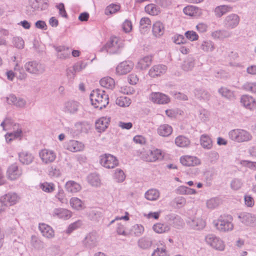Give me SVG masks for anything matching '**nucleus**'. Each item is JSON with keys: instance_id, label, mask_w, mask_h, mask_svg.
Here are the masks:
<instances>
[{"instance_id": "f257e3e1", "label": "nucleus", "mask_w": 256, "mask_h": 256, "mask_svg": "<svg viewBox=\"0 0 256 256\" xmlns=\"http://www.w3.org/2000/svg\"><path fill=\"white\" fill-rule=\"evenodd\" d=\"M92 104L100 110L106 108L108 104V96L105 91L100 89L93 90L90 94Z\"/></svg>"}, {"instance_id": "f03ea898", "label": "nucleus", "mask_w": 256, "mask_h": 256, "mask_svg": "<svg viewBox=\"0 0 256 256\" xmlns=\"http://www.w3.org/2000/svg\"><path fill=\"white\" fill-rule=\"evenodd\" d=\"M233 218L232 216L224 214L220 216L218 218L214 221L213 224L216 228L221 232H228L234 228Z\"/></svg>"}, {"instance_id": "7ed1b4c3", "label": "nucleus", "mask_w": 256, "mask_h": 256, "mask_svg": "<svg viewBox=\"0 0 256 256\" xmlns=\"http://www.w3.org/2000/svg\"><path fill=\"white\" fill-rule=\"evenodd\" d=\"M123 42L116 37L111 38L110 40L101 49V51L106 50L111 54L119 53L124 48Z\"/></svg>"}, {"instance_id": "20e7f679", "label": "nucleus", "mask_w": 256, "mask_h": 256, "mask_svg": "<svg viewBox=\"0 0 256 256\" xmlns=\"http://www.w3.org/2000/svg\"><path fill=\"white\" fill-rule=\"evenodd\" d=\"M24 68L28 72L36 76L42 74L46 70L44 64L36 60L26 62Z\"/></svg>"}, {"instance_id": "39448f33", "label": "nucleus", "mask_w": 256, "mask_h": 256, "mask_svg": "<svg viewBox=\"0 0 256 256\" xmlns=\"http://www.w3.org/2000/svg\"><path fill=\"white\" fill-rule=\"evenodd\" d=\"M229 138L232 140L238 142H248L252 140L250 133L242 129H234L228 133Z\"/></svg>"}, {"instance_id": "423d86ee", "label": "nucleus", "mask_w": 256, "mask_h": 256, "mask_svg": "<svg viewBox=\"0 0 256 256\" xmlns=\"http://www.w3.org/2000/svg\"><path fill=\"white\" fill-rule=\"evenodd\" d=\"M48 0H28L27 14H32L34 12L44 10L48 6Z\"/></svg>"}, {"instance_id": "0eeeda50", "label": "nucleus", "mask_w": 256, "mask_h": 256, "mask_svg": "<svg viewBox=\"0 0 256 256\" xmlns=\"http://www.w3.org/2000/svg\"><path fill=\"white\" fill-rule=\"evenodd\" d=\"M206 242L214 248L222 251L225 245L224 242L218 237L214 234H208L205 237Z\"/></svg>"}, {"instance_id": "6e6552de", "label": "nucleus", "mask_w": 256, "mask_h": 256, "mask_svg": "<svg viewBox=\"0 0 256 256\" xmlns=\"http://www.w3.org/2000/svg\"><path fill=\"white\" fill-rule=\"evenodd\" d=\"M100 164L107 168H112L118 165V161L114 156L106 154L100 156Z\"/></svg>"}, {"instance_id": "1a4fd4ad", "label": "nucleus", "mask_w": 256, "mask_h": 256, "mask_svg": "<svg viewBox=\"0 0 256 256\" xmlns=\"http://www.w3.org/2000/svg\"><path fill=\"white\" fill-rule=\"evenodd\" d=\"M240 22V16L236 14H230L226 16L223 20V26L226 29L236 28Z\"/></svg>"}, {"instance_id": "9d476101", "label": "nucleus", "mask_w": 256, "mask_h": 256, "mask_svg": "<svg viewBox=\"0 0 256 256\" xmlns=\"http://www.w3.org/2000/svg\"><path fill=\"white\" fill-rule=\"evenodd\" d=\"M22 174V170L16 164H13L8 166L6 171V177L10 180L18 178Z\"/></svg>"}, {"instance_id": "9b49d317", "label": "nucleus", "mask_w": 256, "mask_h": 256, "mask_svg": "<svg viewBox=\"0 0 256 256\" xmlns=\"http://www.w3.org/2000/svg\"><path fill=\"white\" fill-rule=\"evenodd\" d=\"M39 156L43 163L48 164L54 162L56 154L52 150L43 149L40 151Z\"/></svg>"}, {"instance_id": "f8f14e48", "label": "nucleus", "mask_w": 256, "mask_h": 256, "mask_svg": "<svg viewBox=\"0 0 256 256\" xmlns=\"http://www.w3.org/2000/svg\"><path fill=\"white\" fill-rule=\"evenodd\" d=\"M164 155L160 149H154L148 150L145 154L144 158L146 161L154 162L163 158Z\"/></svg>"}, {"instance_id": "ddd939ff", "label": "nucleus", "mask_w": 256, "mask_h": 256, "mask_svg": "<svg viewBox=\"0 0 256 256\" xmlns=\"http://www.w3.org/2000/svg\"><path fill=\"white\" fill-rule=\"evenodd\" d=\"M134 63L130 60H126L120 62L116 68V72L119 75L126 74L134 68Z\"/></svg>"}, {"instance_id": "4468645a", "label": "nucleus", "mask_w": 256, "mask_h": 256, "mask_svg": "<svg viewBox=\"0 0 256 256\" xmlns=\"http://www.w3.org/2000/svg\"><path fill=\"white\" fill-rule=\"evenodd\" d=\"M166 65L158 64L154 66L149 70L148 74L151 78H156L164 74L167 70Z\"/></svg>"}, {"instance_id": "2eb2a0df", "label": "nucleus", "mask_w": 256, "mask_h": 256, "mask_svg": "<svg viewBox=\"0 0 256 256\" xmlns=\"http://www.w3.org/2000/svg\"><path fill=\"white\" fill-rule=\"evenodd\" d=\"M240 102L247 109L254 110L256 109V100L248 95H244L241 97Z\"/></svg>"}, {"instance_id": "dca6fc26", "label": "nucleus", "mask_w": 256, "mask_h": 256, "mask_svg": "<svg viewBox=\"0 0 256 256\" xmlns=\"http://www.w3.org/2000/svg\"><path fill=\"white\" fill-rule=\"evenodd\" d=\"M110 122V118L109 117H101L96 120L95 128L98 132H102L106 130Z\"/></svg>"}, {"instance_id": "f3484780", "label": "nucleus", "mask_w": 256, "mask_h": 256, "mask_svg": "<svg viewBox=\"0 0 256 256\" xmlns=\"http://www.w3.org/2000/svg\"><path fill=\"white\" fill-rule=\"evenodd\" d=\"M239 220L246 226H250L256 221V217L252 214L241 212L238 216Z\"/></svg>"}, {"instance_id": "a211bd4d", "label": "nucleus", "mask_w": 256, "mask_h": 256, "mask_svg": "<svg viewBox=\"0 0 256 256\" xmlns=\"http://www.w3.org/2000/svg\"><path fill=\"white\" fill-rule=\"evenodd\" d=\"M187 223L192 228L196 230H202L206 226L204 221L200 218H189Z\"/></svg>"}, {"instance_id": "6ab92c4d", "label": "nucleus", "mask_w": 256, "mask_h": 256, "mask_svg": "<svg viewBox=\"0 0 256 256\" xmlns=\"http://www.w3.org/2000/svg\"><path fill=\"white\" fill-rule=\"evenodd\" d=\"M150 100L158 104H166L170 100L168 96L160 92L152 93Z\"/></svg>"}, {"instance_id": "aec40b11", "label": "nucleus", "mask_w": 256, "mask_h": 256, "mask_svg": "<svg viewBox=\"0 0 256 256\" xmlns=\"http://www.w3.org/2000/svg\"><path fill=\"white\" fill-rule=\"evenodd\" d=\"M180 162L183 166H192L200 164V160L196 156H184L180 158Z\"/></svg>"}, {"instance_id": "412c9836", "label": "nucleus", "mask_w": 256, "mask_h": 256, "mask_svg": "<svg viewBox=\"0 0 256 256\" xmlns=\"http://www.w3.org/2000/svg\"><path fill=\"white\" fill-rule=\"evenodd\" d=\"M7 100L10 104H13L18 108H24L26 104V102L24 99L21 98H17L14 94L10 95L7 98Z\"/></svg>"}, {"instance_id": "4be33fe9", "label": "nucleus", "mask_w": 256, "mask_h": 256, "mask_svg": "<svg viewBox=\"0 0 256 256\" xmlns=\"http://www.w3.org/2000/svg\"><path fill=\"white\" fill-rule=\"evenodd\" d=\"M66 146L67 150L73 152L80 151L84 148L82 143L75 140H70L67 142Z\"/></svg>"}, {"instance_id": "5701e85b", "label": "nucleus", "mask_w": 256, "mask_h": 256, "mask_svg": "<svg viewBox=\"0 0 256 256\" xmlns=\"http://www.w3.org/2000/svg\"><path fill=\"white\" fill-rule=\"evenodd\" d=\"M97 242V237L95 233H90L86 236L83 242L84 246L88 248L96 246Z\"/></svg>"}, {"instance_id": "b1692460", "label": "nucleus", "mask_w": 256, "mask_h": 256, "mask_svg": "<svg viewBox=\"0 0 256 256\" xmlns=\"http://www.w3.org/2000/svg\"><path fill=\"white\" fill-rule=\"evenodd\" d=\"M80 107V104L76 101H68L65 104L64 110L71 114H75L77 112Z\"/></svg>"}, {"instance_id": "393cba45", "label": "nucleus", "mask_w": 256, "mask_h": 256, "mask_svg": "<svg viewBox=\"0 0 256 256\" xmlns=\"http://www.w3.org/2000/svg\"><path fill=\"white\" fill-rule=\"evenodd\" d=\"M55 50L57 52V57L60 59H66L70 57V52L68 48L64 46H54Z\"/></svg>"}, {"instance_id": "a878e982", "label": "nucleus", "mask_w": 256, "mask_h": 256, "mask_svg": "<svg viewBox=\"0 0 256 256\" xmlns=\"http://www.w3.org/2000/svg\"><path fill=\"white\" fill-rule=\"evenodd\" d=\"M38 228L44 236L48 238L54 236V231L48 225L45 224H40Z\"/></svg>"}, {"instance_id": "bb28decb", "label": "nucleus", "mask_w": 256, "mask_h": 256, "mask_svg": "<svg viewBox=\"0 0 256 256\" xmlns=\"http://www.w3.org/2000/svg\"><path fill=\"white\" fill-rule=\"evenodd\" d=\"M232 32L226 30H220L214 31L212 32V37L215 39L222 40L225 38L230 37Z\"/></svg>"}, {"instance_id": "cd10ccee", "label": "nucleus", "mask_w": 256, "mask_h": 256, "mask_svg": "<svg viewBox=\"0 0 256 256\" xmlns=\"http://www.w3.org/2000/svg\"><path fill=\"white\" fill-rule=\"evenodd\" d=\"M20 162L24 164H29L34 160V156L32 154L28 152H22L18 154Z\"/></svg>"}, {"instance_id": "c85d7f7f", "label": "nucleus", "mask_w": 256, "mask_h": 256, "mask_svg": "<svg viewBox=\"0 0 256 256\" xmlns=\"http://www.w3.org/2000/svg\"><path fill=\"white\" fill-rule=\"evenodd\" d=\"M152 60V58L151 56H144L139 60L136 66L140 70H146L151 64Z\"/></svg>"}, {"instance_id": "c756f323", "label": "nucleus", "mask_w": 256, "mask_h": 256, "mask_svg": "<svg viewBox=\"0 0 256 256\" xmlns=\"http://www.w3.org/2000/svg\"><path fill=\"white\" fill-rule=\"evenodd\" d=\"M232 7L228 5H222L216 6L214 10L217 18H220L224 14L232 10Z\"/></svg>"}, {"instance_id": "7c9ffc66", "label": "nucleus", "mask_w": 256, "mask_h": 256, "mask_svg": "<svg viewBox=\"0 0 256 256\" xmlns=\"http://www.w3.org/2000/svg\"><path fill=\"white\" fill-rule=\"evenodd\" d=\"M52 216L58 218L67 219L71 216L70 211L64 208H56L52 212Z\"/></svg>"}, {"instance_id": "2f4dec72", "label": "nucleus", "mask_w": 256, "mask_h": 256, "mask_svg": "<svg viewBox=\"0 0 256 256\" xmlns=\"http://www.w3.org/2000/svg\"><path fill=\"white\" fill-rule=\"evenodd\" d=\"M157 132L160 136H168L172 133V128L168 124H164L158 128Z\"/></svg>"}, {"instance_id": "473e14b6", "label": "nucleus", "mask_w": 256, "mask_h": 256, "mask_svg": "<svg viewBox=\"0 0 256 256\" xmlns=\"http://www.w3.org/2000/svg\"><path fill=\"white\" fill-rule=\"evenodd\" d=\"M164 32V25L160 21L156 22L153 24L152 32L154 36L160 37Z\"/></svg>"}, {"instance_id": "72a5a7b5", "label": "nucleus", "mask_w": 256, "mask_h": 256, "mask_svg": "<svg viewBox=\"0 0 256 256\" xmlns=\"http://www.w3.org/2000/svg\"><path fill=\"white\" fill-rule=\"evenodd\" d=\"M2 198L8 206L16 204L19 198L16 194L12 192L7 194Z\"/></svg>"}, {"instance_id": "f704fd0d", "label": "nucleus", "mask_w": 256, "mask_h": 256, "mask_svg": "<svg viewBox=\"0 0 256 256\" xmlns=\"http://www.w3.org/2000/svg\"><path fill=\"white\" fill-rule=\"evenodd\" d=\"M200 142L202 146L206 150H210L212 147V142L207 134H204L200 136Z\"/></svg>"}, {"instance_id": "c9c22d12", "label": "nucleus", "mask_w": 256, "mask_h": 256, "mask_svg": "<svg viewBox=\"0 0 256 256\" xmlns=\"http://www.w3.org/2000/svg\"><path fill=\"white\" fill-rule=\"evenodd\" d=\"M154 230L158 234H162L168 232L170 230V226L166 223H158L154 225Z\"/></svg>"}, {"instance_id": "e433bc0d", "label": "nucleus", "mask_w": 256, "mask_h": 256, "mask_svg": "<svg viewBox=\"0 0 256 256\" xmlns=\"http://www.w3.org/2000/svg\"><path fill=\"white\" fill-rule=\"evenodd\" d=\"M100 84L104 88L108 89H113L115 86V82L113 78L110 77H104L100 81Z\"/></svg>"}, {"instance_id": "4c0bfd02", "label": "nucleus", "mask_w": 256, "mask_h": 256, "mask_svg": "<svg viewBox=\"0 0 256 256\" xmlns=\"http://www.w3.org/2000/svg\"><path fill=\"white\" fill-rule=\"evenodd\" d=\"M65 187L66 190L70 192H76L81 190L80 185L72 180L66 182Z\"/></svg>"}, {"instance_id": "58836bf2", "label": "nucleus", "mask_w": 256, "mask_h": 256, "mask_svg": "<svg viewBox=\"0 0 256 256\" xmlns=\"http://www.w3.org/2000/svg\"><path fill=\"white\" fill-rule=\"evenodd\" d=\"M190 141L189 138L184 136H179L175 139V144L179 147H187L190 144Z\"/></svg>"}, {"instance_id": "ea45409f", "label": "nucleus", "mask_w": 256, "mask_h": 256, "mask_svg": "<svg viewBox=\"0 0 256 256\" xmlns=\"http://www.w3.org/2000/svg\"><path fill=\"white\" fill-rule=\"evenodd\" d=\"M160 192L154 188H152L145 193V198L148 200L154 201L157 200L160 197Z\"/></svg>"}, {"instance_id": "a19ab883", "label": "nucleus", "mask_w": 256, "mask_h": 256, "mask_svg": "<svg viewBox=\"0 0 256 256\" xmlns=\"http://www.w3.org/2000/svg\"><path fill=\"white\" fill-rule=\"evenodd\" d=\"M152 240L147 237H142L138 242V246L142 249H147L150 248L152 245Z\"/></svg>"}, {"instance_id": "79ce46f5", "label": "nucleus", "mask_w": 256, "mask_h": 256, "mask_svg": "<svg viewBox=\"0 0 256 256\" xmlns=\"http://www.w3.org/2000/svg\"><path fill=\"white\" fill-rule=\"evenodd\" d=\"M214 48V43L210 40L203 41L200 45V48L204 52H212Z\"/></svg>"}, {"instance_id": "37998d69", "label": "nucleus", "mask_w": 256, "mask_h": 256, "mask_svg": "<svg viewBox=\"0 0 256 256\" xmlns=\"http://www.w3.org/2000/svg\"><path fill=\"white\" fill-rule=\"evenodd\" d=\"M88 181L92 186H100V180L98 174L93 173L88 176Z\"/></svg>"}, {"instance_id": "c03bdc74", "label": "nucleus", "mask_w": 256, "mask_h": 256, "mask_svg": "<svg viewBox=\"0 0 256 256\" xmlns=\"http://www.w3.org/2000/svg\"><path fill=\"white\" fill-rule=\"evenodd\" d=\"M194 93L195 96L200 100H208L210 97V94L203 89H196Z\"/></svg>"}, {"instance_id": "a18cd8bd", "label": "nucleus", "mask_w": 256, "mask_h": 256, "mask_svg": "<svg viewBox=\"0 0 256 256\" xmlns=\"http://www.w3.org/2000/svg\"><path fill=\"white\" fill-rule=\"evenodd\" d=\"M194 66V60L193 58L190 57L188 58L184 62L182 67L183 70L188 72L192 70Z\"/></svg>"}, {"instance_id": "49530a36", "label": "nucleus", "mask_w": 256, "mask_h": 256, "mask_svg": "<svg viewBox=\"0 0 256 256\" xmlns=\"http://www.w3.org/2000/svg\"><path fill=\"white\" fill-rule=\"evenodd\" d=\"M176 192L177 194H192L196 193V190L184 186L178 187Z\"/></svg>"}, {"instance_id": "de8ad7c7", "label": "nucleus", "mask_w": 256, "mask_h": 256, "mask_svg": "<svg viewBox=\"0 0 256 256\" xmlns=\"http://www.w3.org/2000/svg\"><path fill=\"white\" fill-rule=\"evenodd\" d=\"M70 204L72 208L76 210H80L84 208L83 202L78 198H71Z\"/></svg>"}, {"instance_id": "09e8293b", "label": "nucleus", "mask_w": 256, "mask_h": 256, "mask_svg": "<svg viewBox=\"0 0 256 256\" xmlns=\"http://www.w3.org/2000/svg\"><path fill=\"white\" fill-rule=\"evenodd\" d=\"M131 103V100L126 96H120L116 100V104L122 107H126L130 106Z\"/></svg>"}, {"instance_id": "8fccbe9b", "label": "nucleus", "mask_w": 256, "mask_h": 256, "mask_svg": "<svg viewBox=\"0 0 256 256\" xmlns=\"http://www.w3.org/2000/svg\"><path fill=\"white\" fill-rule=\"evenodd\" d=\"M74 126L78 132L87 133L90 128L89 124L86 122H76Z\"/></svg>"}, {"instance_id": "3c124183", "label": "nucleus", "mask_w": 256, "mask_h": 256, "mask_svg": "<svg viewBox=\"0 0 256 256\" xmlns=\"http://www.w3.org/2000/svg\"><path fill=\"white\" fill-rule=\"evenodd\" d=\"M30 244L34 248L38 250L44 248V242L34 236H32Z\"/></svg>"}, {"instance_id": "603ef678", "label": "nucleus", "mask_w": 256, "mask_h": 256, "mask_svg": "<svg viewBox=\"0 0 256 256\" xmlns=\"http://www.w3.org/2000/svg\"><path fill=\"white\" fill-rule=\"evenodd\" d=\"M146 12L152 16L158 14L160 10L156 4H150L145 6Z\"/></svg>"}, {"instance_id": "864d4df0", "label": "nucleus", "mask_w": 256, "mask_h": 256, "mask_svg": "<svg viewBox=\"0 0 256 256\" xmlns=\"http://www.w3.org/2000/svg\"><path fill=\"white\" fill-rule=\"evenodd\" d=\"M218 92L222 96L230 99L234 97V92L231 90L226 87H222L218 90Z\"/></svg>"}, {"instance_id": "5fc2aeb1", "label": "nucleus", "mask_w": 256, "mask_h": 256, "mask_svg": "<svg viewBox=\"0 0 256 256\" xmlns=\"http://www.w3.org/2000/svg\"><path fill=\"white\" fill-rule=\"evenodd\" d=\"M40 188L46 192H52L54 190V185L52 182H45L40 184Z\"/></svg>"}, {"instance_id": "6e6d98bb", "label": "nucleus", "mask_w": 256, "mask_h": 256, "mask_svg": "<svg viewBox=\"0 0 256 256\" xmlns=\"http://www.w3.org/2000/svg\"><path fill=\"white\" fill-rule=\"evenodd\" d=\"M120 9V5L112 4L106 8L105 10V14L108 15L109 14H114L118 11Z\"/></svg>"}, {"instance_id": "4d7b16f0", "label": "nucleus", "mask_w": 256, "mask_h": 256, "mask_svg": "<svg viewBox=\"0 0 256 256\" xmlns=\"http://www.w3.org/2000/svg\"><path fill=\"white\" fill-rule=\"evenodd\" d=\"M12 43L13 46L18 49H22L24 48V42L20 37H14L12 38Z\"/></svg>"}, {"instance_id": "13d9d810", "label": "nucleus", "mask_w": 256, "mask_h": 256, "mask_svg": "<svg viewBox=\"0 0 256 256\" xmlns=\"http://www.w3.org/2000/svg\"><path fill=\"white\" fill-rule=\"evenodd\" d=\"M151 25V21L150 19L146 17H144L141 18L140 22V30H144L150 27Z\"/></svg>"}, {"instance_id": "bf43d9fd", "label": "nucleus", "mask_w": 256, "mask_h": 256, "mask_svg": "<svg viewBox=\"0 0 256 256\" xmlns=\"http://www.w3.org/2000/svg\"><path fill=\"white\" fill-rule=\"evenodd\" d=\"M186 40H188L192 42L197 40L199 36L196 32L193 30L186 31L184 34Z\"/></svg>"}, {"instance_id": "052dcab7", "label": "nucleus", "mask_w": 256, "mask_h": 256, "mask_svg": "<svg viewBox=\"0 0 256 256\" xmlns=\"http://www.w3.org/2000/svg\"><path fill=\"white\" fill-rule=\"evenodd\" d=\"M85 64L82 62H78L72 68V69H68L67 74H69L70 73L73 74L74 72H80L85 68Z\"/></svg>"}, {"instance_id": "680f3d73", "label": "nucleus", "mask_w": 256, "mask_h": 256, "mask_svg": "<svg viewBox=\"0 0 256 256\" xmlns=\"http://www.w3.org/2000/svg\"><path fill=\"white\" fill-rule=\"evenodd\" d=\"M82 224V222L80 220H78L70 224L69 225L67 230H66V233L70 234L74 230L80 228Z\"/></svg>"}, {"instance_id": "e2e57ef3", "label": "nucleus", "mask_w": 256, "mask_h": 256, "mask_svg": "<svg viewBox=\"0 0 256 256\" xmlns=\"http://www.w3.org/2000/svg\"><path fill=\"white\" fill-rule=\"evenodd\" d=\"M132 231L136 236H140L144 232V228L141 224H136L132 226Z\"/></svg>"}, {"instance_id": "0e129e2a", "label": "nucleus", "mask_w": 256, "mask_h": 256, "mask_svg": "<svg viewBox=\"0 0 256 256\" xmlns=\"http://www.w3.org/2000/svg\"><path fill=\"white\" fill-rule=\"evenodd\" d=\"M220 204V200L217 198H212L206 202V206L208 208L214 209Z\"/></svg>"}, {"instance_id": "69168bd1", "label": "nucleus", "mask_w": 256, "mask_h": 256, "mask_svg": "<svg viewBox=\"0 0 256 256\" xmlns=\"http://www.w3.org/2000/svg\"><path fill=\"white\" fill-rule=\"evenodd\" d=\"M242 182L239 178H234L230 182V188L234 190H239L242 186Z\"/></svg>"}, {"instance_id": "338daca9", "label": "nucleus", "mask_w": 256, "mask_h": 256, "mask_svg": "<svg viewBox=\"0 0 256 256\" xmlns=\"http://www.w3.org/2000/svg\"><path fill=\"white\" fill-rule=\"evenodd\" d=\"M114 176L118 182H122L126 178L124 172L119 169L116 170Z\"/></svg>"}, {"instance_id": "774afa93", "label": "nucleus", "mask_w": 256, "mask_h": 256, "mask_svg": "<svg viewBox=\"0 0 256 256\" xmlns=\"http://www.w3.org/2000/svg\"><path fill=\"white\" fill-rule=\"evenodd\" d=\"M152 256H168L166 249L163 247L162 248H157L152 253Z\"/></svg>"}]
</instances>
